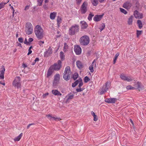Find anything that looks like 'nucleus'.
<instances>
[{"instance_id": "nucleus-1", "label": "nucleus", "mask_w": 146, "mask_h": 146, "mask_svg": "<svg viewBox=\"0 0 146 146\" xmlns=\"http://www.w3.org/2000/svg\"><path fill=\"white\" fill-rule=\"evenodd\" d=\"M34 32L36 37L38 39H41L43 37L44 30L40 25H37L34 28Z\"/></svg>"}, {"instance_id": "nucleus-2", "label": "nucleus", "mask_w": 146, "mask_h": 146, "mask_svg": "<svg viewBox=\"0 0 146 146\" xmlns=\"http://www.w3.org/2000/svg\"><path fill=\"white\" fill-rule=\"evenodd\" d=\"M79 42L82 45H87L89 44L90 42L89 37L87 35L83 36L80 38Z\"/></svg>"}, {"instance_id": "nucleus-3", "label": "nucleus", "mask_w": 146, "mask_h": 146, "mask_svg": "<svg viewBox=\"0 0 146 146\" xmlns=\"http://www.w3.org/2000/svg\"><path fill=\"white\" fill-rule=\"evenodd\" d=\"M110 82H107L100 89L98 93L101 95L103 94L106 92L110 86Z\"/></svg>"}, {"instance_id": "nucleus-4", "label": "nucleus", "mask_w": 146, "mask_h": 146, "mask_svg": "<svg viewBox=\"0 0 146 146\" xmlns=\"http://www.w3.org/2000/svg\"><path fill=\"white\" fill-rule=\"evenodd\" d=\"M79 26L76 24L72 26L69 29V33L70 35H73L79 31Z\"/></svg>"}, {"instance_id": "nucleus-5", "label": "nucleus", "mask_w": 146, "mask_h": 146, "mask_svg": "<svg viewBox=\"0 0 146 146\" xmlns=\"http://www.w3.org/2000/svg\"><path fill=\"white\" fill-rule=\"evenodd\" d=\"M32 24L30 23H27L26 25L25 30L26 33L28 35L32 34L33 32V29Z\"/></svg>"}, {"instance_id": "nucleus-6", "label": "nucleus", "mask_w": 146, "mask_h": 146, "mask_svg": "<svg viewBox=\"0 0 146 146\" xmlns=\"http://www.w3.org/2000/svg\"><path fill=\"white\" fill-rule=\"evenodd\" d=\"M13 85L17 88H20L21 85V78L19 76H17L14 79L13 83Z\"/></svg>"}, {"instance_id": "nucleus-7", "label": "nucleus", "mask_w": 146, "mask_h": 146, "mask_svg": "<svg viewBox=\"0 0 146 146\" xmlns=\"http://www.w3.org/2000/svg\"><path fill=\"white\" fill-rule=\"evenodd\" d=\"M88 5V3L86 1H85L83 3L79 10L82 14H85L87 11Z\"/></svg>"}, {"instance_id": "nucleus-8", "label": "nucleus", "mask_w": 146, "mask_h": 146, "mask_svg": "<svg viewBox=\"0 0 146 146\" xmlns=\"http://www.w3.org/2000/svg\"><path fill=\"white\" fill-rule=\"evenodd\" d=\"M62 62L60 60L58 61L57 63H55L50 66L53 70L58 71L59 70L61 67Z\"/></svg>"}, {"instance_id": "nucleus-9", "label": "nucleus", "mask_w": 146, "mask_h": 146, "mask_svg": "<svg viewBox=\"0 0 146 146\" xmlns=\"http://www.w3.org/2000/svg\"><path fill=\"white\" fill-rule=\"evenodd\" d=\"M121 79L123 80L127 81L128 82L133 81L134 80V78L130 76H126L124 74H121L120 76Z\"/></svg>"}, {"instance_id": "nucleus-10", "label": "nucleus", "mask_w": 146, "mask_h": 146, "mask_svg": "<svg viewBox=\"0 0 146 146\" xmlns=\"http://www.w3.org/2000/svg\"><path fill=\"white\" fill-rule=\"evenodd\" d=\"M60 79V75L58 74L55 75L53 83L54 86H56L58 84Z\"/></svg>"}, {"instance_id": "nucleus-11", "label": "nucleus", "mask_w": 146, "mask_h": 146, "mask_svg": "<svg viewBox=\"0 0 146 146\" xmlns=\"http://www.w3.org/2000/svg\"><path fill=\"white\" fill-rule=\"evenodd\" d=\"M74 50L77 55L80 54L81 52L82 49L80 46L76 45L74 46Z\"/></svg>"}, {"instance_id": "nucleus-12", "label": "nucleus", "mask_w": 146, "mask_h": 146, "mask_svg": "<svg viewBox=\"0 0 146 146\" xmlns=\"http://www.w3.org/2000/svg\"><path fill=\"white\" fill-rule=\"evenodd\" d=\"M134 15L136 18L142 19L143 18V15L141 13H139L137 10L135 11L134 12Z\"/></svg>"}, {"instance_id": "nucleus-13", "label": "nucleus", "mask_w": 146, "mask_h": 146, "mask_svg": "<svg viewBox=\"0 0 146 146\" xmlns=\"http://www.w3.org/2000/svg\"><path fill=\"white\" fill-rule=\"evenodd\" d=\"M117 100L116 98H107L105 100V101L108 103H115Z\"/></svg>"}, {"instance_id": "nucleus-14", "label": "nucleus", "mask_w": 146, "mask_h": 146, "mask_svg": "<svg viewBox=\"0 0 146 146\" xmlns=\"http://www.w3.org/2000/svg\"><path fill=\"white\" fill-rule=\"evenodd\" d=\"M52 52V49L51 46H50L48 50L44 52V56L47 57L50 54H51Z\"/></svg>"}, {"instance_id": "nucleus-15", "label": "nucleus", "mask_w": 146, "mask_h": 146, "mask_svg": "<svg viewBox=\"0 0 146 146\" xmlns=\"http://www.w3.org/2000/svg\"><path fill=\"white\" fill-rule=\"evenodd\" d=\"M103 16L102 15H96L93 18V20L96 22H98L100 21Z\"/></svg>"}, {"instance_id": "nucleus-16", "label": "nucleus", "mask_w": 146, "mask_h": 146, "mask_svg": "<svg viewBox=\"0 0 146 146\" xmlns=\"http://www.w3.org/2000/svg\"><path fill=\"white\" fill-rule=\"evenodd\" d=\"M131 6V3L129 1H127L123 4V7L126 9H129Z\"/></svg>"}, {"instance_id": "nucleus-17", "label": "nucleus", "mask_w": 146, "mask_h": 146, "mask_svg": "<svg viewBox=\"0 0 146 146\" xmlns=\"http://www.w3.org/2000/svg\"><path fill=\"white\" fill-rule=\"evenodd\" d=\"M46 116L47 117L48 119L50 120H53L57 121H59L60 119L59 118L55 117H52L50 114L46 115Z\"/></svg>"}, {"instance_id": "nucleus-18", "label": "nucleus", "mask_w": 146, "mask_h": 146, "mask_svg": "<svg viewBox=\"0 0 146 146\" xmlns=\"http://www.w3.org/2000/svg\"><path fill=\"white\" fill-rule=\"evenodd\" d=\"M96 62V60H94L92 62V63L89 66V69L91 72L93 73L94 71V70L93 69L94 65V67H96V64L95 63V62Z\"/></svg>"}, {"instance_id": "nucleus-19", "label": "nucleus", "mask_w": 146, "mask_h": 146, "mask_svg": "<svg viewBox=\"0 0 146 146\" xmlns=\"http://www.w3.org/2000/svg\"><path fill=\"white\" fill-rule=\"evenodd\" d=\"M5 71V69L4 66H2V70L0 71V78L1 79H3L4 78V74Z\"/></svg>"}, {"instance_id": "nucleus-20", "label": "nucleus", "mask_w": 146, "mask_h": 146, "mask_svg": "<svg viewBox=\"0 0 146 146\" xmlns=\"http://www.w3.org/2000/svg\"><path fill=\"white\" fill-rule=\"evenodd\" d=\"M53 72V69L50 67L47 71L46 77L48 78H49L51 76Z\"/></svg>"}, {"instance_id": "nucleus-21", "label": "nucleus", "mask_w": 146, "mask_h": 146, "mask_svg": "<svg viewBox=\"0 0 146 146\" xmlns=\"http://www.w3.org/2000/svg\"><path fill=\"white\" fill-rule=\"evenodd\" d=\"M52 92L55 96H61L62 94L57 90H52Z\"/></svg>"}, {"instance_id": "nucleus-22", "label": "nucleus", "mask_w": 146, "mask_h": 146, "mask_svg": "<svg viewBox=\"0 0 146 146\" xmlns=\"http://www.w3.org/2000/svg\"><path fill=\"white\" fill-rule=\"evenodd\" d=\"M70 76V73H68V74H67L64 73L63 74V77L65 80L67 81L69 79Z\"/></svg>"}, {"instance_id": "nucleus-23", "label": "nucleus", "mask_w": 146, "mask_h": 146, "mask_svg": "<svg viewBox=\"0 0 146 146\" xmlns=\"http://www.w3.org/2000/svg\"><path fill=\"white\" fill-rule=\"evenodd\" d=\"M57 13L55 12L51 13L50 14V17L51 19L53 20L55 19L56 15Z\"/></svg>"}, {"instance_id": "nucleus-24", "label": "nucleus", "mask_w": 146, "mask_h": 146, "mask_svg": "<svg viewBox=\"0 0 146 146\" xmlns=\"http://www.w3.org/2000/svg\"><path fill=\"white\" fill-rule=\"evenodd\" d=\"M62 19L61 17L59 16H58L57 19V21L58 27H60V25L62 22Z\"/></svg>"}, {"instance_id": "nucleus-25", "label": "nucleus", "mask_w": 146, "mask_h": 146, "mask_svg": "<svg viewBox=\"0 0 146 146\" xmlns=\"http://www.w3.org/2000/svg\"><path fill=\"white\" fill-rule=\"evenodd\" d=\"M80 23L82 24L81 26L82 29H85L87 27V24L85 21H82L80 22Z\"/></svg>"}, {"instance_id": "nucleus-26", "label": "nucleus", "mask_w": 146, "mask_h": 146, "mask_svg": "<svg viewBox=\"0 0 146 146\" xmlns=\"http://www.w3.org/2000/svg\"><path fill=\"white\" fill-rule=\"evenodd\" d=\"M68 97L66 102H68L69 100H70L72 99L74 97V94H68L66 96V97Z\"/></svg>"}, {"instance_id": "nucleus-27", "label": "nucleus", "mask_w": 146, "mask_h": 146, "mask_svg": "<svg viewBox=\"0 0 146 146\" xmlns=\"http://www.w3.org/2000/svg\"><path fill=\"white\" fill-rule=\"evenodd\" d=\"M76 63L77 66L79 69H81L83 68V65L80 61H77L76 62Z\"/></svg>"}, {"instance_id": "nucleus-28", "label": "nucleus", "mask_w": 146, "mask_h": 146, "mask_svg": "<svg viewBox=\"0 0 146 146\" xmlns=\"http://www.w3.org/2000/svg\"><path fill=\"white\" fill-rule=\"evenodd\" d=\"M64 73L68 74L70 73V66H67L65 68Z\"/></svg>"}, {"instance_id": "nucleus-29", "label": "nucleus", "mask_w": 146, "mask_h": 146, "mask_svg": "<svg viewBox=\"0 0 146 146\" xmlns=\"http://www.w3.org/2000/svg\"><path fill=\"white\" fill-rule=\"evenodd\" d=\"M22 135V133H21L18 136L15 137L14 139L15 141H19L21 138Z\"/></svg>"}, {"instance_id": "nucleus-30", "label": "nucleus", "mask_w": 146, "mask_h": 146, "mask_svg": "<svg viewBox=\"0 0 146 146\" xmlns=\"http://www.w3.org/2000/svg\"><path fill=\"white\" fill-rule=\"evenodd\" d=\"M60 56L62 61H63L65 58V55L62 51H61L60 53Z\"/></svg>"}, {"instance_id": "nucleus-31", "label": "nucleus", "mask_w": 146, "mask_h": 146, "mask_svg": "<svg viewBox=\"0 0 146 146\" xmlns=\"http://www.w3.org/2000/svg\"><path fill=\"white\" fill-rule=\"evenodd\" d=\"M9 1V0L7 2L5 3L3 2H1L0 3V10L1 9L3 8L5 6V5Z\"/></svg>"}, {"instance_id": "nucleus-32", "label": "nucleus", "mask_w": 146, "mask_h": 146, "mask_svg": "<svg viewBox=\"0 0 146 146\" xmlns=\"http://www.w3.org/2000/svg\"><path fill=\"white\" fill-rule=\"evenodd\" d=\"M133 17L132 16H131L128 19V23L129 25H131L132 24L133 21Z\"/></svg>"}, {"instance_id": "nucleus-33", "label": "nucleus", "mask_w": 146, "mask_h": 146, "mask_svg": "<svg viewBox=\"0 0 146 146\" xmlns=\"http://www.w3.org/2000/svg\"><path fill=\"white\" fill-rule=\"evenodd\" d=\"M68 48V45L65 42L64 43V46L63 49L64 51L65 52H66V51H67Z\"/></svg>"}, {"instance_id": "nucleus-34", "label": "nucleus", "mask_w": 146, "mask_h": 146, "mask_svg": "<svg viewBox=\"0 0 146 146\" xmlns=\"http://www.w3.org/2000/svg\"><path fill=\"white\" fill-rule=\"evenodd\" d=\"M137 23L139 28L140 29H141L142 27V24L141 21L140 20H138Z\"/></svg>"}, {"instance_id": "nucleus-35", "label": "nucleus", "mask_w": 146, "mask_h": 146, "mask_svg": "<svg viewBox=\"0 0 146 146\" xmlns=\"http://www.w3.org/2000/svg\"><path fill=\"white\" fill-rule=\"evenodd\" d=\"M105 27V25L104 23H102L100 25L99 27V29H100V31H102L104 28Z\"/></svg>"}, {"instance_id": "nucleus-36", "label": "nucleus", "mask_w": 146, "mask_h": 146, "mask_svg": "<svg viewBox=\"0 0 146 146\" xmlns=\"http://www.w3.org/2000/svg\"><path fill=\"white\" fill-rule=\"evenodd\" d=\"M119 53H117L115 55V57L113 59V64H115L116 62V60L117 58V57L118 56H119Z\"/></svg>"}, {"instance_id": "nucleus-37", "label": "nucleus", "mask_w": 146, "mask_h": 146, "mask_svg": "<svg viewBox=\"0 0 146 146\" xmlns=\"http://www.w3.org/2000/svg\"><path fill=\"white\" fill-rule=\"evenodd\" d=\"M78 76V73L76 72H75L73 74L72 76V78L74 80H75L77 79Z\"/></svg>"}, {"instance_id": "nucleus-38", "label": "nucleus", "mask_w": 146, "mask_h": 146, "mask_svg": "<svg viewBox=\"0 0 146 146\" xmlns=\"http://www.w3.org/2000/svg\"><path fill=\"white\" fill-rule=\"evenodd\" d=\"M137 88L139 90V91L141 90V83L139 82H137Z\"/></svg>"}, {"instance_id": "nucleus-39", "label": "nucleus", "mask_w": 146, "mask_h": 146, "mask_svg": "<svg viewBox=\"0 0 146 146\" xmlns=\"http://www.w3.org/2000/svg\"><path fill=\"white\" fill-rule=\"evenodd\" d=\"M92 3L93 5L96 6L98 4V0H93L92 1Z\"/></svg>"}, {"instance_id": "nucleus-40", "label": "nucleus", "mask_w": 146, "mask_h": 146, "mask_svg": "<svg viewBox=\"0 0 146 146\" xmlns=\"http://www.w3.org/2000/svg\"><path fill=\"white\" fill-rule=\"evenodd\" d=\"M94 16L91 13H90L88 17V19L90 21H91L92 20V17Z\"/></svg>"}, {"instance_id": "nucleus-41", "label": "nucleus", "mask_w": 146, "mask_h": 146, "mask_svg": "<svg viewBox=\"0 0 146 146\" xmlns=\"http://www.w3.org/2000/svg\"><path fill=\"white\" fill-rule=\"evenodd\" d=\"M90 80V78L87 76H86L84 78V82L85 83H87Z\"/></svg>"}, {"instance_id": "nucleus-42", "label": "nucleus", "mask_w": 146, "mask_h": 146, "mask_svg": "<svg viewBox=\"0 0 146 146\" xmlns=\"http://www.w3.org/2000/svg\"><path fill=\"white\" fill-rule=\"evenodd\" d=\"M120 11L122 13H123L125 14H127V12L124 9L122 8H120Z\"/></svg>"}, {"instance_id": "nucleus-43", "label": "nucleus", "mask_w": 146, "mask_h": 146, "mask_svg": "<svg viewBox=\"0 0 146 146\" xmlns=\"http://www.w3.org/2000/svg\"><path fill=\"white\" fill-rule=\"evenodd\" d=\"M43 0H37V5L40 6L42 5Z\"/></svg>"}, {"instance_id": "nucleus-44", "label": "nucleus", "mask_w": 146, "mask_h": 146, "mask_svg": "<svg viewBox=\"0 0 146 146\" xmlns=\"http://www.w3.org/2000/svg\"><path fill=\"white\" fill-rule=\"evenodd\" d=\"M142 31H137V37H138L139 36H140L141 34Z\"/></svg>"}, {"instance_id": "nucleus-45", "label": "nucleus", "mask_w": 146, "mask_h": 146, "mask_svg": "<svg viewBox=\"0 0 146 146\" xmlns=\"http://www.w3.org/2000/svg\"><path fill=\"white\" fill-rule=\"evenodd\" d=\"M126 88L127 90H133L134 89V88L131 87L130 85L127 86Z\"/></svg>"}, {"instance_id": "nucleus-46", "label": "nucleus", "mask_w": 146, "mask_h": 146, "mask_svg": "<svg viewBox=\"0 0 146 146\" xmlns=\"http://www.w3.org/2000/svg\"><path fill=\"white\" fill-rule=\"evenodd\" d=\"M82 79L81 78H79L78 80H76L75 82L77 84V85L78 84L79 82H80V81H81V80H82Z\"/></svg>"}, {"instance_id": "nucleus-47", "label": "nucleus", "mask_w": 146, "mask_h": 146, "mask_svg": "<svg viewBox=\"0 0 146 146\" xmlns=\"http://www.w3.org/2000/svg\"><path fill=\"white\" fill-rule=\"evenodd\" d=\"M83 88H79L76 89V91L77 92H81L83 90Z\"/></svg>"}, {"instance_id": "nucleus-48", "label": "nucleus", "mask_w": 146, "mask_h": 146, "mask_svg": "<svg viewBox=\"0 0 146 146\" xmlns=\"http://www.w3.org/2000/svg\"><path fill=\"white\" fill-rule=\"evenodd\" d=\"M83 85V83L82 81V80H81V81L79 83L78 86L79 88H80Z\"/></svg>"}, {"instance_id": "nucleus-49", "label": "nucleus", "mask_w": 146, "mask_h": 146, "mask_svg": "<svg viewBox=\"0 0 146 146\" xmlns=\"http://www.w3.org/2000/svg\"><path fill=\"white\" fill-rule=\"evenodd\" d=\"M44 41H40L38 42V44L40 46H41L42 45V44H44Z\"/></svg>"}, {"instance_id": "nucleus-50", "label": "nucleus", "mask_w": 146, "mask_h": 146, "mask_svg": "<svg viewBox=\"0 0 146 146\" xmlns=\"http://www.w3.org/2000/svg\"><path fill=\"white\" fill-rule=\"evenodd\" d=\"M18 41L21 43H22L23 42V39L21 37L19 38H18Z\"/></svg>"}, {"instance_id": "nucleus-51", "label": "nucleus", "mask_w": 146, "mask_h": 146, "mask_svg": "<svg viewBox=\"0 0 146 146\" xmlns=\"http://www.w3.org/2000/svg\"><path fill=\"white\" fill-rule=\"evenodd\" d=\"M49 94L47 92L46 93L43 94V97L44 98H46L47 96Z\"/></svg>"}, {"instance_id": "nucleus-52", "label": "nucleus", "mask_w": 146, "mask_h": 146, "mask_svg": "<svg viewBox=\"0 0 146 146\" xmlns=\"http://www.w3.org/2000/svg\"><path fill=\"white\" fill-rule=\"evenodd\" d=\"M11 9H12L13 11V14L12 15V16L13 17L14 16V12H15V11L12 6H11Z\"/></svg>"}, {"instance_id": "nucleus-53", "label": "nucleus", "mask_w": 146, "mask_h": 146, "mask_svg": "<svg viewBox=\"0 0 146 146\" xmlns=\"http://www.w3.org/2000/svg\"><path fill=\"white\" fill-rule=\"evenodd\" d=\"M82 1V0H76L77 4L79 5L80 3Z\"/></svg>"}, {"instance_id": "nucleus-54", "label": "nucleus", "mask_w": 146, "mask_h": 146, "mask_svg": "<svg viewBox=\"0 0 146 146\" xmlns=\"http://www.w3.org/2000/svg\"><path fill=\"white\" fill-rule=\"evenodd\" d=\"M94 120L95 121H96L98 120V118L97 116L96 115L95 116H94Z\"/></svg>"}, {"instance_id": "nucleus-55", "label": "nucleus", "mask_w": 146, "mask_h": 146, "mask_svg": "<svg viewBox=\"0 0 146 146\" xmlns=\"http://www.w3.org/2000/svg\"><path fill=\"white\" fill-rule=\"evenodd\" d=\"M35 125V124L34 123H31V124H29L27 127V129H28L30 127L31 125Z\"/></svg>"}, {"instance_id": "nucleus-56", "label": "nucleus", "mask_w": 146, "mask_h": 146, "mask_svg": "<svg viewBox=\"0 0 146 146\" xmlns=\"http://www.w3.org/2000/svg\"><path fill=\"white\" fill-rule=\"evenodd\" d=\"M24 43L25 44H26L27 45H28L29 44V42H28L27 41L26 39H25V41L24 42Z\"/></svg>"}, {"instance_id": "nucleus-57", "label": "nucleus", "mask_w": 146, "mask_h": 146, "mask_svg": "<svg viewBox=\"0 0 146 146\" xmlns=\"http://www.w3.org/2000/svg\"><path fill=\"white\" fill-rule=\"evenodd\" d=\"M33 39L32 38H30L29 39L28 41L29 42H31L33 41Z\"/></svg>"}, {"instance_id": "nucleus-58", "label": "nucleus", "mask_w": 146, "mask_h": 146, "mask_svg": "<svg viewBox=\"0 0 146 146\" xmlns=\"http://www.w3.org/2000/svg\"><path fill=\"white\" fill-rule=\"evenodd\" d=\"M77 85V84L75 82L72 84V87H75Z\"/></svg>"}, {"instance_id": "nucleus-59", "label": "nucleus", "mask_w": 146, "mask_h": 146, "mask_svg": "<svg viewBox=\"0 0 146 146\" xmlns=\"http://www.w3.org/2000/svg\"><path fill=\"white\" fill-rule=\"evenodd\" d=\"M29 8V6L28 5L26 6L25 8V10H27Z\"/></svg>"}, {"instance_id": "nucleus-60", "label": "nucleus", "mask_w": 146, "mask_h": 146, "mask_svg": "<svg viewBox=\"0 0 146 146\" xmlns=\"http://www.w3.org/2000/svg\"><path fill=\"white\" fill-rule=\"evenodd\" d=\"M32 52V50L29 49V52L27 54V55H29Z\"/></svg>"}, {"instance_id": "nucleus-61", "label": "nucleus", "mask_w": 146, "mask_h": 146, "mask_svg": "<svg viewBox=\"0 0 146 146\" xmlns=\"http://www.w3.org/2000/svg\"><path fill=\"white\" fill-rule=\"evenodd\" d=\"M22 66L24 68L27 67V66L24 63L23 64Z\"/></svg>"}, {"instance_id": "nucleus-62", "label": "nucleus", "mask_w": 146, "mask_h": 146, "mask_svg": "<svg viewBox=\"0 0 146 146\" xmlns=\"http://www.w3.org/2000/svg\"><path fill=\"white\" fill-rule=\"evenodd\" d=\"M39 60V59L38 58H36L34 61L35 62H38Z\"/></svg>"}, {"instance_id": "nucleus-63", "label": "nucleus", "mask_w": 146, "mask_h": 146, "mask_svg": "<svg viewBox=\"0 0 146 146\" xmlns=\"http://www.w3.org/2000/svg\"><path fill=\"white\" fill-rule=\"evenodd\" d=\"M17 46H20L21 48L22 47V46L21 44L20 43H17Z\"/></svg>"}, {"instance_id": "nucleus-64", "label": "nucleus", "mask_w": 146, "mask_h": 146, "mask_svg": "<svg viewBox=\"0 0 146 146\" xmlns=\"http://www.w3.org/2000/svg\"><path fill=\"white\" fill-rule=\"evenodd\" d=\"M91 113L92 115H93V117H94V116H95V115H95V113H94L93 111H91Z\"/></svg>"}]
</instances>
